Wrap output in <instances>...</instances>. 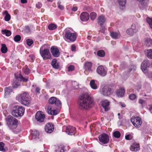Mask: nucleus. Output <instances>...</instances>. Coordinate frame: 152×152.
Wrapping results in <instances>:
<instances>
[{"label":"nucleus","instance_id":"nucleus-32","mask_svg":"<svg viewBox=\"0 0 152 152\" xmlns=\"http://www.w3.org/2000/svg\"><path fill=\"white\" fill-rule=\"evenodd\" d=\"M32 137L34 139H35L38 137L39 136V132L37 131H34L32 133Z\"/></svg>","mask_w":152,"mask_h":152},{"label":"nucleus","instance_id":"nucleus-33","mask_svg":"<svg viewBox=\"0 0 152 152\" xmlns=\"http://www.w3.org/2000/svg\"><path fill=\"white\" fill-rule=\"evenodd\" d=\"M147 56L149 58L152 59V49L147 50Z\"/></svg>","mask_w":152,"mask_h":152},{"label":"nucleus","instance_id":"nucleus-4","mask_svg":"<svg viewBox=\"0 0 152 152\" xmlns=\"http://www.w3.org/2000/svg\"><path fill=\"white\" fill-rule=\"evenodd\" d=\"M64 33L65 38L67 39L72 42H73L76 40L77 38L76 33L73 32L68 29H66Z\"/></svg>","mask_w":152,"mask_h":152},{"label":"nucleus","instance_id":"nucleus-15","mask_svg":"<svg viewBox=\"0 0 152 152\" xmlns=\"http://www.w3.org/2000/svg\"><path fill=\"white\" fill-rule=\"evenodd\" d=\"M51 51L53 55L55 57H58L59 55V52L58 49L55 47H51Z\"/></svg>","mask_w":152,"mask_h":152},{"label":"nucleus","instance_id":"nucleus-1","mask_svg":"<svg viewBox=\"0 0 152 152\" xmlns=\"http://www.w3.org/2000/svg\"><path fill=\"white\" fill-rule=\"evenodd\" d=\"M79 99V107L81 109L88 110L94 104L93 99L87 93H84L80 96Z\"/></svg>","mask_w":152,"mask_h":152},{"label":"nucleus","instance_id":"nucleus-44","mask_svg":"<svg viewBox=\"0 0 152 152\" xmlns=\"http://www.w3.org/2000/svg\"><path fill=\"white\" fill-rule=\"evenodd\" d=\"M21 37L20 35H16L14 37V40L15 42H19L21 39Z\"/></svg>","mask_w":152,"mask_h":152},{"label":"nucleus","instance_id":"nucleus-40","mask_svg":"<svg viewBox=\"0 0 152 152\" xmlns=\"http://www.w3.org/2000/svg\"><path fill=\"white\" fill-rule=\"evenodd\" d=\"M96 14L94 12H92L90 14V17L91 19L92 20H94L96 18Z\"/></svg>","mask_w":152,"mask_h":152},{"label":"nucleus","instance_id":"nucleus-28","mask_svg":"<svg viewBox=\"0 0 152 152\" xmlns=\"http://www.w3.org/2000/svg\"><path fill=\"white\" fill-rule=\"evenodd\" d=\"M90 85L91 88L94 89H96L97 87L95 83L94 80H92L90 83Z\"/></svg>","mask_w":152,"mask_h":152},{"label":"nucleus","instance_id":"nucleus-41","mask_svg":"<svg viewBox=\"0 0 152 152\" xmlns=\"http://www.w3.org/2000/svg\"><path fill=\"white\" fill-rule=\"evenodd\" d=\"M147 46H149L150 45L152 44V40L151 39L147 38L145 41Z\"/></svg>","mask_w":152,"mask_h":152},{"label":"nucleus","instance_id":"nucleus-21","mask_svg":"<svg viewBox=\"0 0 152 152\" xmlns=\"http://www.w3.org/2000/svg\"><path fill=\"white\" fill-rule=\"evenodd\" d=\"M106 18L104 15H102L98 17V23L99 25L101 26L102 25L104 24Z\"/></svg>","mask_w":152,"mask_h":152},{"label":"nucleus","instance_id":"nucleus-49","mask_svg":"<svg viewBox=\"0 0 152 152\" xmlns=\"http://www.w3.org/2000/svg\"><path fill=\"white\" fill-rule=\"evenodd\" d=\"M34 89H35V91L36 92V93H37L38 94L40 93V89L39 87H37L35 86L34 88Z\"/></svg>","mask_w":152,"mask_h":152},{"label":"nucleus","instance_id":"nucleus-26","mask_svg":"<svg viewBox=\"0 0 152 152\" xmlns=\"http://www.w3.org/2000/svg\"><path fill=\"white\" fill-rule=\"evenodd\" d=\"M110 36L113 38L116 39L120 37V34L119 33L113 31L110 33Z\"/></svg>","mask_w":152,"mask_h":152},{"label":"nucleus","instance_id":"nucleus-9","mask_svg":"<svg viewBox=\"0 0 152 152\" xmlns=\"http://www.w3.org/2000/svg\"><path fill=\"white\" fill-rule=\"evenodd\" d=\"M99 141L103 144H106L109 141V137L108 135L103 133L99 136Z\"/></svg>","mask_w":152,"mask_h":152},{"label":"nucleus","instance_id":"nucleus-59","mask_svg":"<svg viewBox=\"0 0 152 152\" xmlns=\"http://www.w3.org/2000/svg\"><path fill=\"white\" fill-rule=\"evenodd\" d=\"M118 118L119 119H121L123 118L122 115H121L120 113H118Z\"/></svg>","mask_w":152,"mask_h":152},{"label":"nucleus","instance_id":"nucleus-64","mask_svg":"<svg viewBox=\"0 0 152 152\" xmlns=\"http://www.w3.org/2000/svg\"><path fill=\"white\" fill-rule=\"evenodd\" d=\"M137 0L138 1H143L144 0Z\"/></svg>","mask_w":152,"mask_h":152},{"label":"nucleus","instance_id":"nucleus-3","mask_svg":"<svg viewBox=\"0 0 152 152\" xmlns=\"http://www.w3.org/2000/svg\"><path fill=\"white\" fill-rule=\"evenodd\" d=\"M25 108L22 106H15L13 107L12 114L16 118L22 116L24 113Z\"/></svg>","mask_w":152,"mask_h":152},{"label":"nucleus","instance_id":"nucleus-61","mask_svg":"<svg viewBox=\"0 0 152 152\" xmlns=\"http://www.w3.org/2000/svg\"><path fill=\"white\" fill-rule=\"evenodd\" d=\"M77 8L76 7H73L72 8V10L73 11H74V12H75L76 11H77Z\"/></svg>","mask_w":152,"mask_h":152},{"label":"nucleus","instance_id":"nucleus-8","mask_svg":"<svg viewBox=\"0 0 152 152\" xmlns=\"http://www.w3.org/2000/svg\"><path fill=\"white\" fill-rule=\"evenodd\" d=\"M112 92L111 88L108 85L104 86L102 89V93L104 96H108L110 95Z\"/></svg>","mask_w":152,"mask_h":152},{"label":"nucleus","instance_id":"nucleus-50","mask_svg":"<svg viewBox=\"0 0 152 152\" xmlns=\"http://www.w3.org/2000/svg\"><path fill=\"white\" fill-rule=\"evenodd\" d=\"M68 71H72L74 70L75 67L73 65H70L68 67Z\"/></svg>","mask_w":152,"mask_h":152},{"label":"nucleus","instance_id":"nucleus-54","mask_svg":"<svg viewBox=\"0 0 152 152\" xmlns=\"http://www.w3.org/2000/svg\"><path fill=\"white\" fill-rule=\"evenodd\" d=\"M72 85L75 88H77L78 87V83L76 82H73L72 83Z\"/></svg>","mask_w":152,"mask_h":152},{"label":"nucleus","instance_id":"nucleus-46","mask_svg":"<svg viewBox=\"0 0 152 152\" xmlns=\"http://www.w3.org/2000/svg\"><path fill=\"white\" fill-rule=\"evenodd\" d=\"M136 25L135 24H133L131 26V28H130L134 31V33H136L137 31V30L136 29Z\"/></svg>","mask_w":152,"mask_h":152},{"label":"nucleus","instance_id":"nucleus-48","mask_svg":"<svg viewBox=\"0 0 152 152\" xmlns=\"http://www.w3.org/2000/svg\"><path fill=\"white\" fill-rule=\"evenodd\" d=\"M146 100L142 99H140L139 100V103L143 106L145 104Z\"/></svg>","mask_w":152,"mask_h":152},{"label":"nucleus","instance_id":"nucleus-43","mask_svg":"<svg viewBox=\"0 0 152 152\" xmlns=\"http://www.w3.org/2000/svg\"><path fill=\"white\" fill-rule=\"evenodd\" d=\"M23 71L24 73L26 75H28L30 72L29 69L26 66L23 68Z\"/></svg>","mask_w":152,"mask_h":152},{"label":"nucleus","instance_id":"nucleus-5","mask_svg":"<svg viewBox=\"0 0 152 152\" xmlns=\"http://www.w3.org/2000/svg\"><path fill=\"white\" fill-rule=\"evenodd\" d=\"M7 124L9 127L12 128H16L18 125V121L17 119L11 115L8 116L6 119Z\"/></svg>","mask_w":152,"mask_h":152},{"label":"nucleus","instance_id":"nucleus-60","mask_svg":"<svg viewBox=\"0 0 152 152\" xmlns=\"http://www.w3.org/2000/svg\"><path fill=\"white\" fill-rule=\"evenodd\" d=\"M21 1L22 3L25 4L27 2V0H21Z\"/></svg>","mask_w":152,"mask_h":152},{"label":"nucleus","instance_id":"nucleus-12","mask_svg":"<svg viewBox=\"0 0 152 152\" xmlns=\"http://www.w3.org/2000/svg\"><path fill=\"white\" fill-rule=\"evenodd\" d=\"M66 132L69 135H74L76 133V129L73 126H69L66 127Z\"/></svg>","mask_w":152,"mask_h":152},{"label":"nucleus","instance_id":"nucleus-27","mask_svg":"<svg viewBox=\"0 0 152 152\" xmlns=\"http://www.w3.org/2000/svg\"><path fill=\"white\" fill-rule=\"evenodd\" d=\"M3 15H5L4 17V20L6 21H8L10 20L11 16L10 15L8 14L7 11L5 10L4 11L3 13Z\"/></svg>","mask_w":152,"mask_h":152},{"label":"nucleus","instance_id":"nucleus-25","mask_svg":"<svg viewBox=\"0 0 152 152\" xmlns=\"http://www.w3.org/2000/svg\"><path fill=\"white\" fill-rule=\"evenodd\" d=\"M124 89L123 88H120L116 92L118 96L120 97H122L124 95Z\"/></svg>","mask_w":152,"mask_h":152},{"label":"nucleus","instance_id":"nucleus-63","mask_svg":"<svg viewBox=\"0 0 152 152\" xmlns=\"http://www.w3.org/2000/svg\"><path fill=\"white\" fill-rule=\"evenodd\" d=\"M121 106L123 107H125V105L123 104H121Z\"/></svg>","mask_w":152,"mask_h":152},{"label":"nucleus","instance_id":"nucleus-11","mask_svg":"<svg viewBox=\"0 0 152 152\" xmlns=\"http://www.w3.org/2000/svg\"><path fill=\"white\" fill-rule=\"evenodd\" d=\"M54 129V126L52 124L48 123L46 124L45 127V130L46 132L48 133L52 132Z\"/></svg>","mask_w":152,"mask_h":152},{"label":"nucleus","instance_id":"nucleus-34","mask_svg":"<svg viewBox=\"0 0 152 152\" xmlns=\"http://www.w3.org/2000/svg\"><path fill=\"white\" fill-rule=\"evenodd\" d=\"M5 95H8L12 92V90L11 88L6 87L5 88Z\"/></svg>","mask_w":152,"mask_h":152},{"label":"nucleus","instance_id":"nucleus-7","mask_svg":"<svg viewBox=\"0 0 152 152\" xmlns=\"http://www.w3.org/2000/svg\"><path fill=\"white\" fill-rule=\"evenodd\" d=\"M40 53L42 57L44 60L50 59L51 58V55L49 52V50L47 48L42 50V48H41Z\"/></svg>","mask_w":152,"mask_h":152},{"label":"nucleus","instance_id":"nucleus-13","mask_svg":"<svg viewBox=\"0 0 152 152\" xmlns=\"http://www.w3.org/2000/svg\"><path fill=\"white\" fill-rule=\"evenodd\" d=\"M97 72L100 75L102 76H105L107 74V72L103 66H99L97 69Z\"/></svg>","mask_w":152,"mask_h":152},{"label":"nucleus","instance_id":"nucleus-23","mask_svg":"<svg viewBox=\"0 0 152 152\" xmlns=\"http://www.w3.org/2000/svg\"><path fill=\"white\" fill-rule=\"evenodd\" d=\"M51 64L53 67L55 69H58L60 68L59 63L57 62V59L56 58L52 60Z\"/></svg>","mask_w":152,"mask_h":152},{"label":"nucleus","instance_id":"nucleus-52","mask_svg":"<svg viewBox=\"0 0 152 152\" xmlns=\"http://www.w3.org/2000/svg\"><path fill=\"white\" fill-rule=\"evenodd\" d=\"M19 78L23 82H26L28 80L27 79L25 78L24 77H23L22 75H20Z\"/></svg>","mask_w":152,"mask_h":152},{"label":"nucleus","instance_id":"nucleus-30","mask_svg":"<svg viewBox=\"0 0 152 152\" xmlns=\"http://www.w3.org/2000/svg\"><path fill=\"white\" fill-rule=\"evenodd\" d=\"M7 51V48L5 44H1V51L3 53H6Z\"/></svg>","mask_w":152,"mask_h":152},{"label":"nucleus","instance_id":"nucleus-57","mask_svg":"<svg viewBox=\"0 0 152 152\" xmlns=\"http://www.w3.org/2000/svg\"><path fill=\"white\" fill-rule=\"evenodd\" d=\"M58 8L61 10H62L64 9V6L59 3L58 4Z\"/></svg>","mask_w":152,"mask_h":152},{"label":"nucleus","instance_id":"nucleus-58","mask_svg":"<svg viewBox=\"0 0 152 152\" xmlns=\"http://www.w3.org/2000/svg\"><path fill=\"white\" fill-rule=\"evenodd\" d=\"M25 31H26L27 32H30V29L29 28L28 26H26L25 27Z\"/></svg>","mask_w":152,"mask_h":152},{"label":"nucleus","instance_id":"nucleus-31","mask_svg":"<svg viewBox=\"0 0 152 152\" xmlns=\"http://www.w3.org/2000/svg\"><path fill=\"white\" fill-rule=\"evenodd\" d=\"M1 33L3 34H5L7 36H9L11 34V31L7 29H4L2 30Z\"/></svg>","mask_w":152,"mask_h":152},{"label":"nucleus","instance_id":"nucleus-37","mask_svg":"<svg viewBox=\"0 0 152 152\" xmlns=\"http://www.w3.org/2000/svg\"><path fill=\"white\" fill-rule=\"evenodd\" d=\"M113 136L115 137L116 138H119L121 136V133L118 131H115L113 133Z\"/></svg>","mask_w":152,"mask_h":152},{"label":"nucleus","instance_id":"nucleus-29","mask_svg":"<svg viewBox=\"0 0 152 152\" xmlns=\"http://www.w3.org/2000/svg\"><path fill=\"white\" fill-rule=\"evenodd\" d=\"M20 82L18 80V78H17L13 83V86L15 88H17L20 86Z\"/></svg>","mask_w":152,"mask_h":152},{"label":"nucleus","instance_id":"nucleus-10","mask_svg":"<svg viewBox=\"0 0 152 152\" xmlns=\"http://www.w3.org/2000/svg\"><path fill=\"white\" fill-rule=\"evenodd\" d=\"M35 118L37 121L42 122L44 121L45 116L43 112L39 111L36 113Z\"/></svg>","mask_w":152,"mask_h":152},{"label":"nucleus","instance_id":"nucleus-22","mask_svg":"<svg viewBox=\"0 0 152 152\" xmlns=\"http://www.w3.org/2000/svg\"><path fill=\"white\" fill-rule=\"evenodd\" d=\"M92 64L91 62L87 61L85 63L84 65V68L85 69L87 70L88 72H91V67Z\"/></svg>","mask_w":152,"mask_h":152},{"label":"nucleus","instance_id":"nucleus-19","mask_svg":"<svg viewBox=\"0 0 152 152\" xmlns=\"http://www.w3.org/2000/svg\"><path fill=\"white\" fill-rule=\"evenodd\" d=\"M149 61L148 60H144L142 63L141 65V68L143 72L145 71L147 69V67L148 65Z\"/></svg>","mask_w":152,"mask_h":152},{"label":"nucleus","instance_id":"nucleus-53","mask_svg":"<svg viewBox=\"0 0 152 152\" xmlns=\"http://www.w3.org/2000/svg\"><path fill=\"white\" fill-rule=\"evenodd\" d=\"M136 68V67L135 66L132 65L131 66H130L129 72L132 70H133V71L135 70Z\"/></svg>","mask_w":152,"mask_h":152},{"label":"nucleus","instance_id":"nucleus-17","mask_svg":"<svg viewBox=\"0 0 152 152\" xmlns=\"http://www.w3.org/2000/svg\"><path fill=\"white\" fill-rule=\"evenodd\" d=\"M80 19L81 20L83 21L88 20L89 18V14L86 12H83L80 15Z\"/></svg>","mask_w":152,"mask_h":152},{"label":"nucleus","instance_id":"nucleus-55","mask_svg":"<svg viewBox=\"0 0 152 152\" xmlns=\"http://www.w3.org/2000/svg\"><path fill=\"white\" fill-rule=\"evenodd\" d=\"M42 6V4L40 2H38L37 4H36V7L37 8H40Z\"/></svg>","mask_w":152,"mask_h":152},{"label":"nucleus","instance_id":"nucleus-35","mask_svg":"<svg viewBox=\"0 0 152 152\" xmlns=\"http://www.w3.org/2000/svg\"><path fill=\"white\" fill-rule=\"evenodd\" d=\"M105 52L103 50H100L97 51V54L99 56L103 57L105 55Z\"/></svg>","mask_w":152,"mask_h":152},{"label":"nucleus","instance_id":"nucleus-18","mask_svg":"<svg viewBox=\"0 0 152 152\" xmlns=\"http://www.w3.org/2000/svg\"><path fill=\"white\" fill-rule=\"evenodd\" d=\"M109 103L110 102L107 100H105L102 101V105L105 111H107L109 109Z\"/></svg>","mask_w":152,"mask_h":152},{"label":"nucleus","instance_id":"nucleus-16","mask_svg":"<svg viewBox=\"0 0 152 152\" xmlns=\"http://www.w3.org/2000/svg\"><path fill=\"white\" fill-rule=\"evenodd\" d=\"M130 150L132 151L136 152L140 150V147L139 144L134 143L130 146Z\"/></svg>","mask_w":152,"mask_h":152},{"label":"nucleus","instance_id":"nucleus-39","mask_svg":"<svg viewBox=\"0 0 152 152\" xmlns=\"http://www.w3.org/2000/svg\"><path fill=\"white\" fill-rule=\"evenodd\" d=\"M7 149L4 147V144L2 142H0V151H6Z\"/></svg>","mask_w":152,"mask_h":152},{"label":"nucleus","instance_id":"nucleus-2","mask_svg":"<svg viewBox=\"0 0 152 152\" xmlns=\"http://www.w3.org/2000/svg\"><path fill=\"white\" fill-rule=\"evenodd\" d=\"M30 98L28 94L26 92L19 94L16 97V99L24 105L30 103Z\"/></svg>","mask_w":152,"mask_h":152},{"label":"nucleus","instance_id":"nucleus-51","mask_svg":"<svg viewBox=\"0 0 152 152\" xmlns=\"http://www.w3.org/2000/svg\"><path fill=\"white\" fill-rule=\"evenodd\" d=\"M132 136L130 134L127 135L125 137L126 139L128 140H131L132 138Z\"/></svg>","mask_w":152,"mask_h":152},{"label":"nucleus","instance_id":"nucleus-6","mask_svg":"<svg viewBox=\"0 0 152 152\" xmlns=\"http://www.w3.org/2000/svg\"><path fill=\"white\" fill-rule=\"evenodd\" d=\"M131 121L133 125L136 127H139L142 124V121L140 118L139 117H132Z\"/></svg>","mask_w":152,"mask_h":152},{"label":"nucleus","instance_id":"nucleus-24","mask_svg":"<svg viewBox=\"0 0 152 152\" xmlns=\"http://www.w3.org/2000/svg\"><path fill=\"white\" fill-rule=\"evenodd\" d=\"M118 2L120 5L121 9L124 10L125 8V5L126 3V0H118Z\"/></svg>","mask_w":152,"mask_h":152},{"label":"nucleus","instance_id":"nucleus-42","mask_svg":"<svg viewBox=\"0 0 152 152\" xmlns=\"http://www.w3.org/2000/svg\"><path fill=\"white\" fill-rule=\"evenodd\" d=\"M126 33L128 34L131 36H132L134 35V32L133 30L130 28L126 30Z\"/></svg>","mask_w":152,"mask_h":152},{"label":"nucleus","instance_id":"nucleus-45","mask_svg":"<svg viewBox=\"0 0 152 152\" xmlns=\"http://www.w3.org/2000/svg\"><path fill=\"white\" fill-rule=\"evenodd\" d=\"M129 98L131 100H134L136 98V96L134 94H132L129 96Z\"/></svg>","mask_w":152,"mask_h":152},{"label":"nucleus","instance_id":"nucleus-56","mask_svg":"<svg viewBox=\"0 0 152 152\" xmlns=\"http://www.w3.org/2000/svg\"><path fill=\"white\" fill-rule=\"evenodd\" d=\"M76 48L75 45H72L71 46V50L72 51H75Z\"/></svg>","mask_w":152,"mask_h":152},{"label":"nucleus","instance_id":"nucleus-36","mask_svg":"<svg viewBox=\"0 0 152 152\" xmlns=\"http://www.w3.org/2000/svg\"><path fill=\"white\" fill-rule=\"evenodd\" d=\"M146 20L149 24L150 27L152 29V18L148 17L146 19Z\"/></svg>","mask_w":152,"mask_h":152},{"label":"nucleus","instance_id":"nucleus-38","mask_svg":"<svg viewBox=\"0 0 152 152\" xmlns=\"http://www.w3.org/2000/svg\"><path fill=\"white\" fill-rule=\"evenodd\" d=\"M48 28L50 30H53L56 28V26L54 24L51 23L49 25Z\"/></svg>","mask_w":152,"mask_h":152},{"label":"nucleus","instance_id":"nucleus-20","mask_svg":"<svg viewBox=\"0 0 152 152\" xmlns=\"http://www.w3.org/2000/svg\"><path fill=\"white\" fill-rule=\"evenodd\" d=\"M47 111L48 114L52 115H56L58 113V111L57 110H51V107L50 106H49L48 107Z\"/></svg>","mask_w":152,"mask_h":152},{"label":"nucleus","instance_id":"nucleus-47","mask_svg":"<svg viewBox=\"0 0 152 152\" xmlns=\"http://www.w3.org/2000/svg\"><path fill=\"white\" fill-rule=\"evenodd\" d=\"M27 44L28 45L30 46L33 43V41L31 39H28L26 41Z\"/></svg>","mask_w":152,"mask_h":152},{"label":"nucleus","instance_id":"nucleus-14","mask_svg":"<svg viewBox=\"0 0 152 152\" xmlns=\"http://www.w3.org/2000/svg\"><path fill=\"white\" fill-rule=\"evenodd\" d=\"M49 103L51 104H55L57 106H60L61 105L60 101L54 97L50 98L49 100Z\"/></svg>","mask_w":152,"mask_h":152},{"label":"nucleus","instance_id":"nucleus-62","mask_svg":"<svg viewBox=\"0 0 152 152\" xmlns=\"http://www.w3.org/2000/svg\"><path fill=\"white\" fill-rule=\"evenodd\" d=\"M150 110L151 113H152V105L150 107Z\"/></svg>","mask_w":152,"mask_h":152}]
</instances>
